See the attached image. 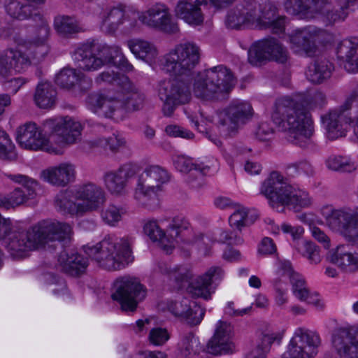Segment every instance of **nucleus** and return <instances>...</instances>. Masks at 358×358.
Wrapping results in <instances>:
<instances>
[{
  "mask_svg": "<svg viewBox=\"0 0 358 358\" xmlns=\"http://www.w3.org/2000/svg\"><path fill=\"white\" fill-rule=\"evenodd\" d=\"M200 52L196 44L186 42L176 45L162 57V69L175 77L159 84L158 95L163 101L162 110L165 116H171L177 106L189 101L193 80V93L203 100H217L231 90L234 76L222 65L196 73Z\"/></svg>",
  "mask_w": 358,
  "mask_h": 358,
  "instance_id": "nucleus-1",
  "label": "nucleus"
},
{
  "mask_svg": "<svg viewBox=\"0 0 358 358\" xmlns=\"http://www.w3.org/2000/svg\"><path fill=\"white\" fill-rule=\"evenodd\" d=\"M106 201V193L100 185L87 182L68 192H60L56 196L55 205L63 213L77 217L101 211L103 221L110 226H115L125 211L114 204L103 208Z\"/></svg>",
  "mask_w": 358,
  "mask_h": 358,
  "instance_id": "nucleus-2",
  "label": "nucleus"
},
{
  "mask_svg": "<svg viewBox=\"0 0 358 358\" xmlns=\"http://www.w3.org/2000/svg\"><path fill=\"white\" fill-rule=\"evenodd\" d=\"M309 99L305 95L285 96L276 99L272 120L278 129L287 133L292 143L303 149L313 148V122L308 111Z\"/></svg>",
  "mask_w": 358,
  "mask_h": 358,
  "instance_id": "nucleus-3",
  "label": "nucleus"
},
{
  "mask_svg": "<svg viewBox=\"0 0 358 358\" xmlns=\"http://www.w3.org/2000/svg\"><path fill=\"white\" fill-rule=\"evenodd\" d=\"M171 176L158 165H150L144 161L136 164V204L149 211L161 206V193Z\"/></svg>",
  "mask_w": 358,
  "mask_h": 358,
  "instance_id": "nucleus-4",
  "label": "nucleus"
},
{
  "mask_svg": "<svg viewBox=\"0 0 358 358\" xmlns=\"http://www.w3.org/2000/svg\"><path fill=\"white\" fill-rule=\"evenodd\" d=\"M132 244L131 237L107 236L99 243L83 246V251L99 266L108 271H116L132 263Z\"/></svg>",
  "mask_w": 358,
  "mask_h": 358,
  "instance_id": "nucleus-5",
  "label": "nucleus"
},
{
  "mask_svg": "<svg viewBox=\"0 0 358 358\" xmlns=\"http://www.w3.org/2000/svg\"><path fill=\"white\" fill-rule=\"evenodd\" d=\"M50 29L46 23L36 29L28 41L23 43L17 42L19 47L16 50L9 49L0 53V81L8 78L15 73H22L31 64V59L23 52L26 48L43 57L48 51L46 44Z\"/></svg>",
  "mask_w": 358,
  "mask_h": 358,
  "instance_id": "nucleus-6",
  "label": "nucleus"
},
{
  "mask_svg": "<svg viewBox=\"0 0 358 358\" xmlns=\"http://www.w3.org/2000/svg\"><path fill=\"white\" fill-rule=\"evenodd\" d=\"M261 194L273 208L282 206L299 211L310 207L313 203L307 192L287 183L286 178L278 171L271 172L264 181Z\"/></svg>",
  "mask_w": 358,
  "mask_h": 358,
  "instance_id": "nucleus-7",
  "label": "nucleus"
},
{
  "mask_svg": "<svg viewBox=\"0 0 358 358\" xmlns=\"http://www.w3.org/2000/svg\"><path fill=\"white\" fill-rule=\"evenodd\" d=\"M159 222L166 224V231L159 226L157 220H148L144 224L143 231L152 241L159 242L160 248L166 254H171L180 243L192 245L198 240L184 237L183 232L188 231L189 224L182 217L164 215L159 218Z\"/></svg>",
  "mask_w": 358,
  "mask_h": 358,
  "instance_id": "nucleus-8",
  "label": "nucleus"
},
{
  "mask_svg": "<svg viewBox=\"0 0 358 358\" xmlns=\"http://www.w3.org/2000/svg\"><path fill=\"white\" fill-rule=\"evenodd\" d=\"M44 125L51 130L52 145L60 148L55 155L62 154L65 146L80 142L84 128L80 121L70 116L46 120Z\"/></svg>",
  "mask_w": 358,
  "mask_h": 358,
  "instance_id": "nucleus-9",
  "label": "nucleus"
},
{
  "mask_svg": "<svg viewBox=\"0 0 358 358\" xmlns=\"http://www.w3.org/2000/svg\"><path fill=\"white\" fill-rule=\"evenodd\" d=\"M252 116V107L247 101L236 99L217 113V124L220 134L227 138L238 133Z\"/></svg>",
  "mask_w": 358,
  "mask_h": 358,
  "instance_id": "nucleus-10",
  "label": "nucleus"
},
{
  "mask_svg": "<svg viewBox=\"0 0 358 358\" xmlns=\"http://www.w3.org/2000/svg\"><path fill=\"white\" fill-rule=\"evenodd\" d=\"M248 62L260 66L267 61L286 64L289 60L287 48L275 38L268 37L254 43L248 50Z\"/></svg>",
  "mask_w": 358,
  "mask_h": 358,
  "instance_id": "nucleus-11",
  "label": "nucleus"
},
{
  "mask_svg": "<svg viewBox=\"0 0 358 358\" xmlns=\"http://www.w3.org/2000/svg\"><path fill=\"white\" fill-rule=\"evenodd\" d=\"M353 103L358 104V92L355 91L352 92L347 99L345 103L342 106V108H344L343 110H331L321 116V120L327 131L329 139L335 140L346 135L348 124L350 121V118L345 115L344 110L350 108ZM353 133L355 138L358 140V116L353 126Z\"/></svg>",
  "mask_w": 358,
  "mask_h": 358,
  "instance_id": "nucleus-12",
  "label": "nucleus"
},
{
  "mask_svg": "<svg viewBox=\"0 0 358 358\" xmlns=\"http://www.w3.org/2000/svg\"><path fill=\"white\" fill-rule=\"evenodd\" d=\"M16 141L27 150L45 151L54 154L60 151L59 147L52 145L51 136H47L35 122H27L19 126L16 131Z\"/></svg>",
  "mask_w": 358,
  "mask_h": 358,
  "instance_id": "nucleus-13",
  "label": "nucleus"
},
{
  "mask_svg": "<svg viewBox=\"0 0 358 358\" xmlns=\"http://www.w3.org/2000/svg\"><path fill=\"white\" fill-rule=\"evenodd\" d=\"M321 344L319 334L305 328H298L292 338L285 358H312Z\"/></svg>",
  "mask_w": 358,
  "mask_h": 358,
  "instance_id": "nucleus-14",
  "label": "nucleus"
},
{
  "mask_svg": "<svg viewBox=\"0 0 358 358\" xmlns=\"http://www.w3.org/2000/svg\"><path fill=\"white\" fill-rule=\"evenodd\" d=\"M114 49L103 46L84 44L75 52L74 59L79 62L78 66L87 71H96L112 62Z\"/></svg>",
  "mask_w": 358,
  "mask_h": 358,
  "instance_id": "nucleus-15",
  "label": "nucleus"
},
{
  "mask_svg": "<svg viewBox=\"0 0 358 358\" xmlns=\"http://www.w3.org/2000/svg\"><path fill=\"white\" fill-rule=\"evenodd\" d=\"M330 358H358V327H338L331 336Z\"/></svg>",
  "mask_w": 358,
  "mask_h": 358,
  "instance_id": "nucleus-16",
  "label": "nucleus"
},
{
  "mask_svg": "<svg viewBox=\"0 0 358 358\" xmlns=\"http://www.w3.org/2000/svg\"><path fill=\"white\" fill-rule=\"evenodd\" d=\"M260 10V3L257 0H246L242 5L227 13L226 26L234 29L256 28Z\"/></svg>",
  "mask_w": 358,
  "mask_h": 358,
  "instance_id": "nucleus-17",
  "label": "nucleus"
},
{
  "mask_svg": "<svg viewBox=\"0 0 358 358\" xmlns=\"http://www.w3.org/2000/svg\"><path fill=\"white\" fill-rule=\"evenodd\" d=\"M328 226L343 234L348 240L358 245V212L351 210H332L327 217Z\"/></svg>",
  "mask_w": 358,
  "mask_h": 358,
  "instance_id": "nucleus-18",
  "label": "nucleus"
},
{
  "mask_svg": "<svg viewBox=\"0 0 358 358\" xmlns=\"http://www.w3.org/2000/svg\"><path fill=\"white\" fill-rule=\"evenodd\" d=\"M3 177L15 184L22 185L24 188L17 187L4 197L1 203L5 207L20 206L36 198V188L38 186V182L36 180L19 173H3Z\"/></svg>",
  "mask_w": 358,
  "mask_h": 358,
  "instance_id": "nucleus-19",
  "label": "nucleus"
},
{
  "mask_svg": "<svg viewBox=\"0 0 358 358\" xmlns=\"http://www.w3.org/2000/svg\"><path fill=\"white\" fill-rule=\"evenodd\" d=\"M138 17L143 24L165 34L174 35L180 31L178 23L173 20L168 8L164 4L153 6L146 12L139 13Z\"/></svg>",
  "mask_w": 358,
  "mask_h": 358,
  "instance_id": "nucleus-20",
  "label": "nucleus"
},
{
  "mask_svg": "<svg viewBox=\"0 0 358 358\" xmlns=\"http://www.w3.org/2000/svg\"><path fill=\"white\" fill-rule=\"evenodd\" d=\"M158 306L159 309L168 310L176 317L185 318L191 325L199 324L205 314L203 308L198 306L196 302H191L187 298L161 301Z\"/></svg>",
  "mask_w": 358,
  "mask_h": 358,
  "instance_id": "nucleus-21",
  "label": "nucleus"
},
{
  "mask_svg": "<svg viewBox=\"0 0 358 358\" xmlns=\"http://www.w3.org/2000/svg\"><path fill=\"white\" fill-rule=\"evenodd\" d=\"M224 275V272L220 266L209 268L192 283L189 287V292L194 296L200 297L206 301L210 300Z\"/></svg>",
  "mask_w": 358,
  "mask_h": 358,
  "instance_id": "nucleus-22",
  "label": "nucleus"
},
{
  "mask_svg": "<svg viewBox=\"0 0 358 358\" xmlns=\"http://www.w3.org/2000/svg\"><path fill=\"white\" fill-rule=\"evenodd\" d=\"M134 176V164L126 163L115 170L108 171L103 176V184L108 192L115 196L127 192L128 182Z\"/></svg>",
  "mask_w": 358,
  "mask_h": 358,
  "instance_id": "nucleus-23",
  "label": "nucleus"
},
{
  "mask_svg": "<svg viewBox=\"0 0 358 358\" xmlns=\"http://www.w3.org/2000/svg\"><path fill=\"white\" fill-rule=\"evenodd\" d=\"M110 296L113 301L127 313L134 310V278L122 276L116 279L111 287Z\"/></svg>",
  "mask_w": 358,
  "mask_h": 358,
  "instance_id": "nucleus-24",
  "label": "nucleus"
},
{
  "mask_svg": "<svg viewBox=\"0 0 358 358\" xmlns=\"http://www.w3.org/2000/svg\"><path fill=\"white\" fill-rule=\"evenodd\" d=\"M175 168L180 172L187 173L186 181L193 189H199L204 185V176L210 166L203 163H194L192 159L185 156H177L173 159Z\"/></svg>",
  "mask_w": 358,
  "mask_h": 358,
  "instance_id": "nucleus-25",
  "label": "nucleus"
},
{
  "mask_svg": "<svg viewBox=\"0 0 358 358\" xmlns=\"http://www.w3.org/2000/svg\"><path fill=\"white\" fill-rule=\"evenodd\" d=\"M278 4L271 0H264L260 3L259 19L256 28L271 29L274 34H280L285 31V18L278 15Z\"/></svg>",
  "mask_w": 358,
  "mask_h": 358,
  "instance_id": "nucleus-26",
  "label": "nucleus"
},
{
  "mask_svg": "<svg viewBox=\"0 0 358 358\" xmlns=\"http://www.w3.org/2000/svg\"><path fill=\"white\" fill-rule=\"evenodd\" d=\"M75 177V166L68 162L50 166L41 173V178L43 180L57 186H64L73 181Z\"/></svg>",
  "mask_w": 358,
  "mask_h": 358,
  "instance_id": "nucleus-27",
  "label": "nucleus"
},
{
  "mask_svg": "<svg viewBox=\"0 0 358 358\" xmlns=\"http://www.w3.org/2000/svg\"><path fill=\"white\" fill-rule=\"evenodd\" d=\"M336 55L338 59L343 62V67L348 72H358V38L341 41L336 48Z\"/></svg>",
  "mask_w": 358,
  "mask_h": 358,
  "instance_id": "nucleus-28",
  "label": "nucleus"
},
{
  "mask_svg": "<svg viewBox=\"0 0 358 358\" xmlns=\"http://www.w3.org/2000/svg\"><path fill=\"white\" fill-rule=\"evenodd\" d=\"M327 259L344 272L358 271V252H350L348 246L339 245L329 251Z\"/></svg>",
  "mask_w": 358,
  "mask_h": 358,
  "instance_id": "nucleus-29",
  "label": "nucleus"
},
{
  "mask_svg": "<svg viewBox=\"0 0 358 358\" xmlns=\"http://www.w3.org/2000/svg\"><path fill=\"white\" fill-rule=\"evenodd\" d=\"M204 4L203 1L179 0L175 8L176 16L191 25H200L204 17L200 6Z\"/></svg>",
  "mask_w": 358,
  "mask_h": 358,
  "instance_id": "nucleus-30",
  "label": "nucleus"
},
{
  "mask_svg": "<svg viewBox=\"0 0 358 358\" xmlns=\"http://www.w3.org/2000/svg\"><path fill=\"white\" fill-rule=\"evenodd\" d=\"M328 0H287L286 10L292 14L304 13L311 15H320L322 17L327 7H331Z\"/></svg>",
  "mask_w": 358,
  "mask_h": 358,
  "instance_id": "nucleus-31",
  "label": "nucleus"
},
{
  "mask_svg": "<svg viewBox=\"0 0 358 358\" xmlns=\"http://www.w3.org/2000/svg\"><path fill=\"white\" fill-rule=\"evenodd\" d=\"M87 102L94 113L106 117H115L120 105L117 100L106 93L91 94Z\"/></svg>",
  "mask_w": 358,
  "mask_h": 358,
  "instance_id": "nucleus-32",
  "label": "nucleus"
},
{
  "mask_svg": "<svg viewBox=\"0 0 358 358\" xmlns=\"http://www.w3.org/2000/svg\"><path fill=\"white\" fill-rule=\"evenodd\" d=\"M58 263L62 269L71 275L83 273L88 266V259L76 251L64 250L59 257Z\"/></svg>",
  "mask_w": 358,
  "mask_h": 358,
  "instance_id": "nucleus-33",
  "label": "nucleus"
},
{
  "mask_svg": "<svg viewBox=\"0 0 358 358\" xmlns=\"http://www.w3.org/2000/svg\"><path fill=\"white\" fill-rule=\"evenodd\" d=\"M334 70L333 63L326 58L314 59L307 67L306 76L314 84H320L329 79Z\"/></svg>",
  "mask_w": 358,
  "mask_h": 358,
  "instance_id": "nucleus-34",
  "label": "nucleus"
},
{
  "mask_svg": "<svg viewBox=\"0 0 358 358\" xmlns=\"http://www.w3.org/2000/svg\"><path fill=\"white\" fill-rule=\"evenodd\" d=\"M101 29L107 33L115 31L120 25L128 22V15L120 8H106L99 16Z\"/></svg>",
  "mask_w": 358,
  "mask_h": 358,
  "instance_id": "nucleus-35",
  "label": "nucleus"
},
{
  "mask_svg": "<svg viewBox=\"0 0 358 358\" xmlns=\"http://www.w3.org/2000/svg\"><path fill=\"white\" fill-rule=\"evenodd\" d=\"M317 35L309 29L298 31L290 37L292 48L296 52L303 51L308 57L314 56L317 50Z\"/></svg>",
  "mask_w": 358,
  "mask_h": 358,
  "instance_id": "nucleus-36",
  "label": "nucleus"
},
{
  "mask_svg": "<svg viewBox=\"0 0 358 358\" xmlns=\"http://www.w3.org/2000/svg\"><path fill=\"white\" fill-rule=\"evenodd\" d=\"M357 0H330L331 7H327L324 13L323 19L328 24L343 21L348 14V9L354 6Z\"/></svg>",
  "mask_w": 358,
  "mask_h": 358,
  "instance_id": "nucleus-37",
  "label": "nucleus"
},
{
  "mask_svg": "<svg viewBox=\"0 0 358 358\" xmlns=\"http://www.w3.org/2000/svg\"><path fill=\"white\" fill-rule=\"evenodd\" d=\"M57 92L52 85L48 81L38 84L34 96L36 105L43 109L52 108L56 102Z\"/></svg>",
  "mask_w": 358,
  "mask_h": 358,
  "instance_id": "nucleus-38",
  "label": "nucleus"
},
{
  "mask_svg": "<svg viewBox=\"0 0 358 358\" xmlns=\"http://www.w3.org/2000/svg\"><path fill=\"white\" fill-rule=\"evenodd\" d=\"M159 268L162 273L168 275L170 280L176 282L177 288L182 287L192 277V272L185 267L171 268L166 263H161Z\"/></svg>",
  "mask_w": 358,
  "mask_h": 358,
  "instance_id": "nucleus-39",
  "label": "nucleus"
},
{
  "mask_svg": "<svg viewBox=\"0 0 358 358\" xmlns=\"http://www.w3.org/2000/svg\"><path fill=\"white\" fill-rule=\"evenodd\" d=\"M178 350L183 357L194 358L203 350V347L199 338L192 332H189L182 336L178 343Z\"/></svg>",
  "mask_w": 358,
  "mask_h": 358,
  "instance_id": "nucleus-40",
  "label": "nucleus"
},
{
  "mask_svg": "<svg viewBox=\"0 0 358 358\" xmlns=\"http://www.w3.org/2000/svg\"><path fill=\"white\" fill-rule=\"evenodd\" d=\"M279 334L268 332L263 334L257 346L250 351L245 358H266L271 346L275 341H280Z\"/></svg>",
  "mask_w": 358,
  "mask_h": 358,
  "instance_id": "nucleus-41",
  "label": "nucleus"
},
{
  "mask_svg": "<svg viewBox=\"0 0 358 358\" xmlns=\"http://www.w3.org/2000/svg\"><path fill=\"white\" fill-rule=\"evenodd\" d=\"M5 10L8 15L18 20H25L28 17L37 15L36 12H33L31 6L24 4L17 0H6Z\"/></svg>",
  "mask_w": 358,
  "mask_h": 358,
  "instance_id": "nucleus-42",
  "label": "nucleus"
},
{
  "mask_svg": "<svg viewBox=\"0 0 358 358\" xmlns=\"http://www.w3.org/2000/svg\"><path fill=\"white\" fill-rule=\"evenodd\" d=\"M257 217L256 213H251L245 208H240L230 216L229 221L232 227L241 231L243 227L252 224Z\"/></svg>",
  "mask_w": 358,
  "mask_h": 358,
  "instance_id": "nucleus-43",
  "label": "nucleus"
},
{
  "mask_svg": "<svg viewBox=\"0 0 358 358\" xmlns=\"http://www.w3.org/2000/svg\"><path fill=\"white\" fill-rule=\"evenodd\" d=\"M114 69L117 68L116 66L110 67L99 74L96 79V82L98 83L101 82H115L117 85L122 86L124 90L127 92L131 91L132 85L129 78L124 75L120 76L117 73L115 72Z\"/></svg>",
  "mask_w": 358,
  "mask_h": 358,
  "instance_id": "nucleus-44",
  "label": "nucleus"
},
{
  "mask_svg": "<svg viewBox=\"0 0 358 358\" xmlns=\"http://www.w3.org/2000/svg\"><path fill=\"white\" fill-rule=\"evenodd\" d=\"M157 55L155 45L149 41L136 40V57L151 64Z\"/></svg>",
  "mask_w": 358,
  "mask_h": 358,
  "instance_id": "nucleus-45",
  "label": "nucleus"
},
{
  "mask_svg": "<svg viewBox=\"0 0 358 358\" xmlns=\"http://www.w3.org/2000/svg\"><path fill=\"white\" fill-rule=\"evenodd\" d=\"M82 73L75 69L64 68L56 75V83L63 88L69 89L80 81Z\"/></svg>",
  "mask_w": 358,
  "mask_h": 358,
  "instance_id": "nucleus-46",
  "label": "nucleus"
},
{
  "mask_svg": "<svg viewBox=\"0 0 358 358\" xmlns=\"http://www.w3.org/2000/svg\"><path fill=\"white\" fill-rule=\"evenodd\" d=\"M297 251L306 257L310 264H318L321 261L320 249L314 243L308 241H302L297 243Z\"/></svg>",
  "mask_w": 358,
  "mask_h": 358,
  "instance_id": "nucleus-47",
  "label": "nucleus"
},
{
  "mask_svg": "<svg viewBox=\"0 0 358 358\" xmlns=\"http://www.w3.org/2000/svg\"><path fill=\"white\" fill-rule=\"evenodd\" d=\"M17 154L15 146L8 134L0 128V159L3 160H13Z\"/></svg>",
  "mask_w": 358,
  "mask_h": 358,
  "instance_id": "nucleus-48",
  "label": "nucleus"
},
{
  "mask_svg": "<svg viewBox=\"0 0 358 358\" xmlns=\"http://www.w3.org/2000/svg\"><path fill=\"white\" fill-rule=\"evenodd\" d=\"M326 165L329 169L343 172H352L357 168L350 158L339 155L330 156L326 161Z\"/></svg>",
  "mask_w": 358,
  "mask_h": 358,
  "instance_id": "nucleus-49",
  "label": "nucleus"
},
{
  "mask_svg": "<svg viewBox=\"0 0 358 358\" xmlns=\"http://www.w3.org/2000/svg\"><path fill=\"white\" fill-rule=\"evenodd\" d=\"M127 144L124 136L121 134H113L108 138H98L92 142V145L95 148H108L110 150H117Z\"/></svg>",
  "mask_w": 358,
  "mask_h": 358,
  "instance_id": "nucleus-50",
  "label": "nucleus"
},
{
  "mask_svg": "<svg viewBox=\"0 0 358 358\" xmlns=\"http://www.w3.org/2000/svg\"><path fill=\"white\" fill-rule=\"evenodd\" d=\"M234 344L231 341H226L217 336H213L206 346V352L213 355H221L231 352Z\"/></svg>",
  "mask_w": 358,
  "mask_h": 358,
  "instance_id": "nucleus-51",
  "label": "nucleus"
},
{
  "mask_svg": "<svg viewBox=\"0 0 358 358\" xmlns=\"http://www.w3.org/2000/svg\"><path fill=\"white\" fill-rule=\"evenodd\" d=\"M54 26L57 32L68 35L79 31L77 20L69 16H58L55 17Z\"/></svg>",
  "mask_w": 358,
  "mask_h": 358,
  "instance_id": "nucleus-52",
  "label": "nucleus"
},
{
  "mask_svg": "<svg viewBox=\"0 0 358 358\" xmlns=\"http://www.w3.org/2000/svg\"><path fill=\"white\" fill-rule=\"evenodd\" d=\"M289 280L294 296L299 300L305 299V296L309 289L306 287L303 278L297 273L296 274H292Z\"/></svg>",
  "mask_w": 358,
  "mask_h": 358,
  "instance_id": "nucleus-53",
  "label": "nucleus"
},
{
  "mask_svg": "<svg viewBox=\"0 0 358 358\" xmlns=\"http://www.w3.org/2000/svg\"><path fill=\"white\" fill-rule=\"evenodd\" d=\"M286 169L287 173L292 176L301 173L312 176L314 173L312 165L305 160L289 164L287 166Z\"/></svg>",
  "mask_w": 358,
  "mask_h": 358,
  "instance_id": "nucleus-54",
  "label": "nucleus"
},
{
  "mask_svg": "<svg viewBox=\"0 0 358 358\" xmlns=\"http://www.w3.org/2000/svg\"><path fill=\"white\" fill-rule=\"evenodd\" d=\"M169 338L170 334L166 329L162 327L152 329L148 336L150 343L156 346L163 345Z\"/></svg>",
  "mask_w": 358,
  "mask_h": 358,
  "instance_id": "nucleus-55",
  "label": "nucleus"
},
{
  "mask_svg": "<svg viewBox=\"0 0 358 358\" xmlns=\"http://www.w3.org/2000/svg\"><path fill=\"white\" fill-rule=\"evenodd\" d=\"M217 241L228 245H241L243 243V238L235 231H222Z\"/></svg>",
  "mask_w": 358,
  "mask_h": 358,
  "instance_id": "nucleus-56",
  "label": "nucleus"
},
{
  "mask_svg": "<svg viewBox=\"0 0 358 358\" xmlns=\"http://www.w3.org/2000/svg\"><path fill=\"white\" fill-rule=\"evenodd\" d=\"M165 131L170 136L181 137L187 139H192L194 136L192 131L177 125L171 124L166 126Z\"/></svg>",
  "mask_w": 358,
  "mask_h": 358,
  "instance_id": "nucleus-57",
  "label": "nucleus"
},
{
  "mask_svg": "<svg viewBox=\"0 0 358 358\" xmlns=\"http://www.w3.org/2000/svg\"><path fill=\"white\" fill-rule=\"evenodd\" d=\"M273 134V129L267 122H262L255 131V135L260 141H268Z\"/></svg>",
  "mask_w": 358,
  "mask_h": 358,
  "instance_id": "nucleus-58",
  "label": "nucleus"
},
{
  "mask_svg": "<svg viewBox=\"0 0 358 358\" xmlns=\"http://www.w3.org/2000/svg\"><path fill=\"white\" fill-rule=\"evenodd\" d=\"M232 326L226 322L219 321L213 336H217L226 341H230Z\"/></svg>",
  "mask_w": 358,
  "mask_h": 358,
  "instance_id": "nucleus-59",
  "label": "nucleus"
},
{
  "mask_svg": "<svg viewBox=\"0 0 358 358\" xmlns=\"http://www.w3.org/2000/svg\"><path fill=\"white\" fill-rule=\"evenodd\" d=\"M273 287L275 292V300L277 305L281 306L285 304L287 302L286 285L279 281L275 282L273 284Z\"/></svg>",
  "mask_w": 358,
  "mask_h": 358,
  "instance_id": "nucleus-60",
  "label": "nucleus"
},
{
  "mask_svg": "<svg viewBox=\"0 0 358 358\" xmlns=\"http://www.w3.org/2000/svg\"><path fill=\"white\" fill-rule=\"evenodd\" d=\"M252 306L244 308H236L234 302H228L225 308L224 313L230 317H242L250 313Z\"/></svg>",
  "mask_w": 358,
  "mask_h": 358,
  "instance_id": "nucleus-61",
  "label": "nucleus"
},
{
  "mask_svg": "<svg viewBox=\"0 0 358 358\" xmlns=\"http://www.w3.org/2000/svg\"><path fill=\"white\" fill-rule=\"evenodd\" d=\"M312 236L318 242L323 244L325 248H329L330 246V240L327 235L322 231L319 227L313 226L310 227Z\"/></svg>",
  "mask_w": 358,
  "mask_h": 358,
  "instance_id": "nucleus-62",
  "label": "nucleus"
},
{
  "mask_svg": "<svg viewBox=\"0 0 358 358\" xmlns=\"http://www.w3.org/2000/svg\"><path fill=\"white\" fill-rule=\"evenodd\" d=\"M275 245L273 240L266 237L262 241L258 251L263 255H271L275 252Z\"/></svg>",
  "mask_w": 358,
  "mask_h": 358,
  "instance_id": "nucleus-63",
  "label": "nucleus"
},
{
  "mask_svg": "<svg viewBox=\"0 0 358 358\" xmlns=\"http://www.w3.org/2000/svg\"><path fill=\"white\" fill-rule=\"evenodd\" d=\"M281 229L285 234H290L294 240L300 238L304 232L301 226H291L285 223L281 225Z\"/></svg>",
  "mask_w": 358,
  "mask_h": 358,
  "instance_id": "nucleus-64",
  "label": "nucleus"
}]
</instances>
